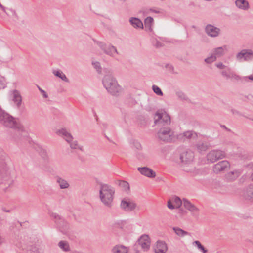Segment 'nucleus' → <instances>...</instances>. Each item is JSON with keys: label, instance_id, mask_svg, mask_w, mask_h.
Masks as SVG:
<instances>
[{"label": "nucleus", "instance_id": "f257e3e1", "mask_svg": "<svg viewBox=\"0 0 253 253\" xmlns=\"http://www.w3.org/2000/svg\"><path fill=\"white\" fill-rule=\"evenodd\" d=\"M0 121L5 126L18 131L21 135L25 133L23 126L19 120L2 110L0 113Z\"/></svg>", "mask_w": 253, "mask_h": 253}, {"label": "nucleus", "instance_id": "f03ea898", "mask_svg": "<svg viewBox=\"0 0 253 253\" xmlns=\"http://www.w3.org/2000/svg\"><path fill=\"white\" fill-rule=\"evenodd\" d=\"M99 197L102 203L107 207L111 206V187L105 184H101Z\"/></svg>", "mask_w": 253, "mask_h": 253}, {"label": "nucleus", "instance_id": "7ed1b4c3", "mask_svg": "<svg viewBox=\"0 0 253 253\" xmlns=\"http://www.w3.org/2000/svg\"><path fill=\"white\" fill-rule=\"evenodd\" d=\"M120 208L126 212H130L135 211L137 208V203L132 198L126 197L122 199Z\"/></svg>", "mask_w": 253, "mask_h": 253}, {"label": "nucleus", "instance_id": "20e7f679", "mask_svg": "<svg viewBox=\"0 0 253 253\" xmlns=\"http://www.w3.org/2000/svg\"><path fill=\"white\" fill-rule=\"evenodd\" d=\"M225 157L226 154L224 151L219 150H213L207 154V160L209 162L214 163Z\"/></svg>", "mask_w": 253, "mask_h": 253}, {"label": "nucleus", "instance_id": "39448f33", "mask_svg": "<svg viewBox=\"0 0 253 253\" xmlns=\"http://www.w3.org/2000/svg\"><path fill=\"white\" fill-rule=\"evenodd\" d=\"M154 121L155 124L169 123L170 121V118L165 110H160L157 111L155 114Z\"/></svg>", "mask_w": 253, "mask_h": 253}, {"label": "nucleus", "instance_id": "423d86ee", "mask_svg": "<svg viewBox=\"0 0 253 253\" xmlns=\"http://www.w3.org/2000/svg\"><path fill=\"white\" fill-rule=\"evenodd\" d=\"M13 183L9 174L4 171H0V185L4 186L3 188L6 190Z\"/></svg>", "mask_w": 253, "mask_h": 253}, {"label": "nucleus", "instance_id": "0eeeda50", "mask_svg": "<svg viewBox=\"0 0 253 253\" xmlns=\"http://www.w3.org/2000/svg\"><path fill=\"white\" fill-rule=\"evenodd\" d=\"M137 243L144 251H146L150 247V238L147 235H143L138 240Z\"/></svg>", "mask_w": 253, "mask_h": 253}, {"label": "nucleus", "instance_id": "6e6552de", "mask_svg": "<svg viewBox=\"0 0 253 253\" xmlns=\"http://www.w3.org/2000/svg\"><path fill=\"white\" fill-rule=\"evenodd\" d=\"M160 139L163 141H171L173 140L172 132L169 128H164L160 129L158 133Z\"/></svg>", "mask_w": 253, "mask_h": 253}, {"label": "nucleus", "instance_id": "1a4fd4ad", "mask_svg": "<svg viewBox=\"0 0 253 253\" xmlns=\"http://www.w3.org/2000/svg\"><path fill=\"white\" fill-rule=\"evenodd\" d=\"M230 164L227 161L224 160L216 164L213 167V171L215 173H219L226 169L229 168Z\"/></svg>", "mask_w": 253, "mask_h": 253}, {"label": "nucleus", "instance_id": "9d476101", "mask_svg": "<svg viewBox=\"0 0 253 253\" xmlns=\"http://www.w3.org/2000/svg\"><path fill=\"white\" fill-rule=\"evenodd\" d=\"M154 251L155 253H165L168 249L167 243L163 241H157L154 245Z\"/></svg>", "mask_w": 253, "mask_h": 253}, {"label": "nucleus", "instance_id": "9b49d317", "mask_svg": "<svg viewBox=\"0 0 253 253\" xmlns=\"http://www.w3.org/2000/svg\"><path fill=\"white\" fill-rule=\"evenodd\" d=\"M182 204L180 199L177 197H174L171 198L168 201L167 206L169 209L178 208Z\"/></svg>", "mask_w": 253, "mask_h": 253}, {"label": "nucleus", "instance_id": "f8f14e48", "mask_svg": "<svg viewBox=\"0 0 253 253\" xmlns=\"http://www.w3.org/2000/svg\"><path fill=\"white\" fill-rule=\"evenodd\" d=\"M253 57V53L251 50H243L237 55V58L239 60H249L251 59Z\"/></svg>", "mask_w": 253, "mask_h": 253}, {"label": "nucleus", "instance_id": "ddd939ff", "mask_svg": "<svg viewBox=\"0 0 253 253\" xmlns=\"http://www.w3.org/2000/svg\"><path fill=\"white\" fill-rule=\"evenodd\" d=\"M138 170L141 173V174L147 177L153 178L156 177L155 172L149 168H139Z\"/></svg>", "mask_w": 253, "mask_h": 253}, {"label": "nucleus", "instance_id": "4468645a", "mask_svg": "<svg viewBox=\"0 0 253 253\" xmlns=\"http://www.w3.org/2000/svg\"><path fill=\"white\" fill-rule=\"evenodd\" d=\"M183 204L184 208L189 210L192 213L195 214L198 212V208L196 207L192 203H190L189 201L186 200H183Z\"/></svg>", "mask_w": 253, "mask_h": 253}, {"label": "nucleus", "instance_id": "2eb2a0df", "mask_svg": "<svg viewBox=\"0 0 253 253\" xmlns=\"http://www.w3.org/2000/svg\"><path fill=\"white\" fill-rule=\"evenodd\" d=\"M13 95V101L17 107H19L22 103V97L19 92L17 90H14L12 91Z\"/></svg>", "mask_w": 253, "mask_h": 253}, {"label": "nucleus", "instance_id": "dca6fc26", "mask_svg": "<svg viewBox=\"0 0 253 253\" xmlns=\"http://www.w3.org/2000/svg\"><path fill=\"white\" fill-rule=\"evenodd\" d=\"M207 33L211 37L217 36L219 33V29L214 26L209 25L206 28Z\"/></svg>", "mask_w": 253, "mask_h": 253}, {"label": "nucleus", "instance_id": "f3484780", "mask_svg": "<svg viewBox=\"0 0 253 253\" xmlns=\"http://www.w3.org/2000/svg\"><path fill=\"white\" fill-rule=\"evenodd\" d=\"M113 253H127L128 248L122 245L115 246L113 249Z\"/></svg>", "mask_w": 253, "mask_h": 253}, {"label": "nucleus", "instance_id": "a211bd4d", "mask_svg": "<svg viewBox=\"0 0 253 253\" xmlns=\"http://www.w3.org/2000/svg\"><path fill=\"white\" fill-rule=\"evenodd\" d=\"M235 3L239 8L242 10H246L249 8V3L245 0H237Z\"/></svg>", "mask_w": 253, "mask_h": 253}, {"label": "nucleus", "instance_id": "6ab92c4d", "mask_svg": "<svg viewBox=\"0 0 253 253\" xmlns=\"http://www.w3.org/2000/svg\"><path fill=\"white\" fill-rule=\"evenodd\" d=\"M197 137V134L190 131H187L184 132L182 134L178 136V139H184L185 138H195Z\"/></svg>", "mask_w": 253, "mask_h": 253}, {"label": "nucleus", "instance_id": "aec40b11", "mask_svg": "<svg viewBox=\"0 0 253 253\" xmlns=\"http://www.w3.org/2000/svg\"><path fill=\"white\" fill-rule=\"evenodd\" d=\"M240 175V172L238 170H233L229 172L226 175V178L228 180H233L237 178Z\"/></svg>", "mask_w": 253, "mask_h": 253}, {"label": "nucleus", "instance_id": "412c9836", "mask_svg": "<svg viewBox=\"0 0 253 253\" xmlns=\"http://www.w3.org/2000/svg\"><path fill=\"white\" fill-rule=\"evenodd\" d=\"M172 230L179 237H184L188 235V233L178 227H173Z\"/></svg>", "mask_w": 253, "mask_h": 253}, {"label": "nucleus", "instance_id": "4be33fe9", "mask_svg": "<svg viewBox=\"0 0 253 253\" xmlns=\"http://www.w3.org/2000/svg\"><path fill=\"white\" fill-rule=\"evenodd\" d=\"M104 86L105 87L106 90L108 91H110L111 89V77L110 75H106L104 77L102 81Z\"/></svg>", "mask_w": 253, "mask_h": 253}, {"label": "nucleus", "instance_id": "5701e85b", "mask_svg": "<svg viewBox=\"0 0 253 253\" xmlns=\"http://www.w3.org/2000/svg\"><path fill=\"white\" fill-rule=\"evenodd\" d=\"M57 182L59 184L61 189H67L69 187L68 182L66 180L61 177H57Z\"/></svg>", "mask_w": 253, "mask_h": 253}, {"label": "nucleus", "instance_id": "b1692460", "mask_svg": "<svg viewBox=\"0 0 253 253\" xmlns=\"http://www.w3.org/2000/svg\"><path fill=\"white\" fill-rule=\"evenodd\" d=\"M130 22L133 27L140 29L143 28V23L139 19L132 18L130 19Z\"/></svg>", "mask_w": 253, "mask_h": 253}, {"label": "nucleus", "instance_id": "393cba45", "mask_svg": "<svg viewBox=\"0 0 253 253\" xmlns=\"http://www.w3.org/2000/svg\"><path fill=\"white\" fill-rule=\"evenodd\" d=\"M193 158V155L190 152H185L181 156V159L183 162H189L192 161Z\"/></svg>", "mask_w": 253, "mask_h": 253}, {"label": "nucleus", "instance_id": "a878e982", "mask_svg": "<svg viewBox=\"0 0 253 253\" xmlns=\"http://www.w3.org/2000/svg\"><path fill=\"white\" fill-rule=\"evenodd\" d=\"M58 246L61 249L65 252H67L70 250V247L67 241H61L58 243Z\"/></svg>", "mask_w": 253, "mask_h": 253}, {"label": "nucleus", "instance_id": "bb28decb", "mask_svg": "<svg viewBox=\"0 0 253 253\" xmlns=\"http://www.w3.org/2000/svg\"><path fill=\"white\" fill-rule=\"evenodd\" d=\"M193 245L196 247L201 252L206 253L207 250L201 244L199 241H195L193 242Z\"/></svg>", "mask_w": 253, "mask_h": 253}, {"label": "nucleus", "instance_id": "cd10ccee", "mask_svg": "<svg viewBox=\"0 0 253 253\" xmlns=\"http://www.w3.org/2000/svg\"><path fill=\"white\" fill-rule=\"evenodd\" d=\"M53 74L59 77L61 79H62L63 81H64L66 82H69V80L68 78L66 77L65 75L62 72L59 71H54Z\"/></svg>", "mask_w": 253, "mask_h": 253}, {"label": "nucleus", "instance_id": "c85d7f7f", "mask_svg": "<svg viewBox=\"0 0 253 253\" xmlns=\"http://www.w3.org/2000/svg\"><path fill=\"white\" fill-rule=\"evenodd\" d=\"M153 22V19L152 18L150 17H147L145 19L144 21L145 27L149 30H151Z\"/></svg>", "mask_w": 253, "mask_h": 253}, {"label": "nucleus", "instance_id": "c756f323", "mask_svg": "<svg viewBox=\"0 0 253 253\" xmlns=\"http://www.w3.org/2000/svg\"><path fill=\"white\" fill-rule=\"evenodd\" d=\"M113 87L114 94L119 92L121 90V87L114 81H112V87Z\"/></svg>", "mask_w": 253, "mask_h": 253}, {"label": "nucleus", "instance_id": "7c9ffc66", "mask_svg": "<svg viewBox=\"0 0 253 253\" xmlns=\"http://www.w3.org/2000/svg\"><path fill=\"white\" fill-rule=\"evenodd\" d=\"M69 132L67 131V130L64 128H62L61 129L58 130L57 131L56 133L62 136L63 138L67 135Z\"/></svg>", "mask_w": 253, "mask_h": 253}, {"label": "nucleus", "instance_id": "2f4dec72", "mask_svg": "<svg viewBox=\"0 0 253 253\" xmlns=\"http://www.w3.org/2000/svg\"><path fill=\"white\" fill-rule=\"evenodd\" d=\"M119 186L125 191H128L129 189V184L126 181H121L119 182Z\"/></svg>", "mask_w": 253, "mask_h": 253}, {"label": "nucleus", "instance_id": "473e14b6", "mask_svg": "<svg viewBox=\"0 0 253 253\" xmlns=\"http://www.w3.org/2000/svg\"><path fill=\"white\" fill-rule=\"evenodd\" d=\"M153 90L154 91V92L156 93L157 95H162V92L161 91V90L160 89V88L157 86H156V85H153Z\"/></svg>", "mask_w": 253, "mask_h": 253}, {"label": "nucleus", "instance_id": "72a5a7b5", "mask_svg": "<svg viewBox=\"0 0 253 253\" xmlns=\"http://www.w3.org/2000/svg\"><path fill=\"white\" fill-rule=\"evenodd\" d=\"M222 74L223 76L229 78L232 77L233 76V74L231 73L228 69H226L225 71L223 72Z\"/></svg>", "mask_w": 253, "mask_h": 253}, {"label": "nucleus", "instance_id": "f704fd0d", "mask_svg": "<svg viewBox=\"0 0 253 253\" xmlns=\"http://www.w3.org/2000/svg\"><path fill=\"white\" fill-rule=\"evenodd\" d=\"M216 57L215 56L211 55L210 57L206 58L205 59V62L207 63H211L214 61L216 59Z\"/></svg>", "mask_w": 253, "mask_h": 253}, {"label": "nucleus", "instance_id": "c9c22d12", "mask_svg": "<svg viewBox=\"0 0 253 253\" xmlns=\"http://www.w3.org/2000/svg\"><path fill=\"white\" fill-rule=\"evenodd\" d=\"M64 139L68 142V143H71L73 139V137L71 133H69L67 134V135L64 138Z\"/></svg>", "mask_w": 253, "mask_h": 253}, {"label": "nucleus", "instance_id": "e433bc0d", "mask_svg": "<svg viewBox=\"0 0 253 253\" xmlns=\"http://www.w3.org/2000/svg\"><path fill=\"white\" fill-rule=\"evenodd\" d=\"M70 145V147L72 149H77L79 148L78 145V142L77 141H72L71 143H69Z\"/></svg>", "mask_w": 253, "mask_h": 253}, {"label": "nucleus", "instance_id": "4c0bfd02", "mask_svg": "<svg viewBox=\"0 0 253 253\" xmlns=\"http://www.w3.org/2000/svg\"><path fill=\"white\" fill-rule=\"evenodd\" d=\"M215 53L217 56H219L224 53V49L221 47L218 48L215 50Z\"/></svg>", "mask_w": 253, "mask_h": 253}, {"label": "nucleus", "instance_id": "58836bf2", "mask_svg": "<svg viewBox=\"0 0 253 253\" xmlns=\"http://www.w3.org/2000/svg\"><path fill=\"white\" fill-rule=\"evenodd\" d=\"M94 65V68L97 70V72L100 73L101 72V67L100 63L98 62H96L92 63Z\"/></svg>", "mask_w": 253, "mask_h": 253}, {"label": "nucleus", "instance_id": "ea45409f", "mask_svg": "<svg viewBox=\"0 0 253 253\" xmlns=\"http://www.w3.org/2000/svg\"><path fill=\"white\" fill-rule=\"evenodd\" d=\"M247 193L248 196L253 200V186L249 188Z\"/></svg>", "mask_w": 253, "mask_h": 253}, {"label": "nucleus", "instance_id": "a19ab883", "mask_svg": "<svg viewBox=\"0 0 253 253\" xmlns=\"http://www.w3.org/2000/svg\"><path fill=\"white\" fill-rule=\"evenodd\" d=\"M207 148V146L204 144H202L201 146H198V149L200 151H205Z\"/></svg>", "mask_w": 253, "mask_h": 253}, {"label": "nucleus", "instance_id": "79ce46f5", "mask_svg": "<svg viewBox=\"0 0 253 253\" xmlns=\"http://www.w3.org/2000/svg\"><path fill=\"white\" fill-rule=\"evenodd\" d=\"M100 46H101V48L104 51V52L105 53H106L107 54H108V55L110 54V50L108 49V51H106L105 50V47H106V45L105 44L101 43V45H100Z\"/></svg>", "mask_w": 253, "mask_h": 253}, {"label": "nucleus", "instance_id": "37998d69", "mask_svg": "<svg viewBox=\"0 0 253 253\" xmlns=\"http://www.w3.org/2000/svg\"><path fill=\"white\" fill-rule=\"evenodd\" d=\"M216 65L217 68L220 69H223L226 68V66L221 63H218L216 64Z\"/></svg>", "mask_w": 253, "mask_h": 253}, {"label": "nucleus", "instance_id": "c03bdc74", "mask_svg": "<svg viewBox=\"0 0 253 253\" xmlns=\"http://www.w3.org/2000/svg\"><path fill=\"white\" fill-rule=\"evenodd\" d=\"M40 92L42 95V96L44 98H47L48 97V95L46 92L43 89H40Z\"/></svg>", "mask_w": 253, "mask_h": 253}, {"label": "nucleus", "instance_id": "a18cd8bd", "mask_svg": "<svg viewBox=\"0 0 253 253\" xmlns=\"http://www.w3.org/2000/svg\"><path fill=\"white\" fill-rule=\"evenodd\" d=\"M0 7L2 9V10L5 12V7L0 3Z\"/></svg>", "mask_w": 253, "mask_h": 253}, {"label": "nucleus", "instance_id": "49530a36", "mask_svg": "<svg viewBox=\"0 0 253 253\" xmlns=\"http://www.w3.org/2000/svg\"><path fill=\"white\" fill-rule=\"evenodd\" d=\"M3 211L5 212H9L10 211L9 210H5V209H3Z\"/></svg>", "mask_w": 253, "mask_h": 253}, {"label": "nucleus", "instance_id": "de8ad7c7", "mask_svg": "<svg viewBox=\"0 0 253 253\" xmlns=\"http://www.w3.org/2000/svg\"><path fill=\"white\" fill-rule=\"evenodd\" d=\"M38 88L39 90V91H40V89H42L41 88H40V87H39V86H38Z\"/></svg>", "mask_w": 253, "mask_h": 253}, {"label": "nucleus", "instance_id": "09e8293b", "mask_svg": "<svg viewBox=\"0 0 253 253\" xmlns=\"http://www.w3.org/2000/svg\"><path fill=\"white\" fill-rule=\"evenodd\" d=\"M249 78H250V79H251V80H253V77H252V76H250V77H249Z\"/></svg>", "mask_w": 253, "mask_h": 253}, {"label": "nucleus", "instance_id": "8fccbe9b", "mask_svg": "<svg viewBox=\"0 0 253 253\" xmlns=\"http://www.w3.org/2000/svg\"><path fill=\"white\" fill-rule=\"evenodd\" d=\"M105 137H106V138L109 140V138H108V137H107L106 135H105Z\"/></svg>", "mask_w": 253, "mask_h": 253}, {"label": "nucleus", "instance_id": "3c124183", "mask_svg": "<svg viewBox=\"0 0 253 253\" xmlns=\"http://www.w3.org/2000/svg\"><path fill=\"white\" fill-rule=\"evenodd\" d=\"M251 177H252V178L253 179V173L252 174V175H251Z\"/></svg>", "mask_w": 253, "mask_h": 253}, {"label": "nucleus", "instance_id": "603ef678", "mask_svg": "<svg viewBox=\"0 0 253 253\" xmlns=\"http://www.w3.org/2000/svg\"><path fill=\"white\" fill-rule=\"evenodd\" d=\"M114 50H115V52H117V51H116V49H114Z\"/></svg>", "mask_w": 253, "mask_h": 253}]
</instances>
